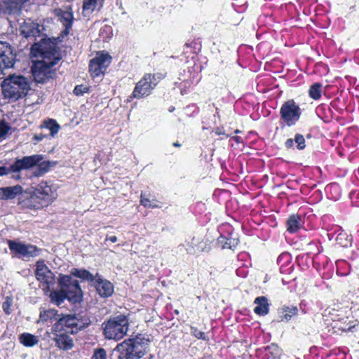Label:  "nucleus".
Listing matches in <instances>:
<instances>
[{
    "mask_svg": "<svg viewBox=\"0 0 359 359\" xmlns=\"http://www.w3.org/2000/svg\"><path fill=\"white\" fill-rule=\"evenodd\" d=\"M140 204L147 208H158L156 204V201L154 198H149L147 197L146 194L143 192L141 193L140 196Z\"/></svg>",
    "mask_w": 359,
    "mask_h": 359,
    "instance_id": "nucleus-39",
    "label": "nucleus"
},
{
    "mask_svg": "<svg viewBox=\"0 0 359 359\" xmlns=\"http://www.w3.org/2000/svg\"><path fill=\"white\" fill-rule=\"evenodd\" d=\"M325 193L328 198L337 201L341 197V189L339 184L332 183L326 186Z\"/></svg>",
    "mask_w": 359,
    "mask_h": 359,
    "instance_id": "nucleus-32",
    "label": "nucleus"
},
{
    "mask_svg": "<svg viewBox=\"0 0 359 359\" xmlns=\"http://www.w3.org/2000/svg\"><path fill=\"white\" fill-rule=\"evenodd\" d=\"M11 127L8 123L0 119V142L5 140L10 133Z\"/></svg>",
    "mask_w": 359,
    "mask_h": 359,
    "instance_id": "nucleus-40",
    "label": "nucleus"
},
{
    "mask_svg": "<svg viewBox=\"0 0 359 359\" xmlns=\"http://www.w3.org/2000/svg\"><path fill=\"white\" fill-rule=\"evenodd\" d=\"M347 313L344 309H336L334 308H328L325 310L323 313L324 321L327 325L334 327V323H337L343 314Z\"/></svg>",
    "mask_w": 359,
    "mask_h": 359,
    "instance_id": "nucleus-19",
    "label": "nucleus"
},
{
    "mask_svg": "<svg viewBox=\"0 0 359 359\" xmlns=\"http://www.w3.org/2000/svg\"><path fill=\"white\" fill-rule=\"evenodd\" d=\"M233 226L229 223L220 224L217 231L219 236L217 238V245L221 249L233 250L239 243L238 237L234 233Z\"/></svg>",
    "mask_w": 359,
    "mask_h": 359,
    "instance_id": "nucleus-10",
    "label": "nucleus"
},
{
    "mask_svg": "<svg viewBox=\"0 0 359 359\" xmlns=\"http://www.w3.org/2000/svg\"><path fill=\"white\" fill-rule=\"evenodd\" d=\"M300 310L303 313H307L309 312V309L304 302H302L299 304Z\"/></svg>",
    "mask_w": 359,
    "mask_h": 359,
    "instance_id": "nucleus-54",
    "label": "nucleus"
},
{
    "mask_svg": "<svg viewBox=\"0 0 359 359\" xmlns=\"http://www.w3.org/2000/svg\"><path fill=\"white\" fill-rule=\"evenodd\" d=\"M49 296L51 302L57 306L61 305L66 299H72L64 288L60 290H54L51 292Z\"/></svg>",
    "mask_w": 359,
    "mask_h": 359,
    "instance_id": "nucleus-29",
    "label": "nucleus"
},
{
    "mask_svg": "<svg viewBox=\"0 0 359 359\" xmlns=\"http://www.w3.org/2000/svg\"><path fill=\"white\" fill-rule=\"evenodd\" d=\"M46 137H48V136L46 135L36 134L34 136V140H36V142H40V141H42Z\"/></svg>",
    "mask_w": 359,
    "mask_h": 359,
    "instance_id": "nucleus-55",
    "label": "nucleus"
},
{
    "mask_svg": "<svg viewBox=\"0 0 359 359\" xmlns=\"http://www.w3.org/2000/svg\"><path fill=\"white\" fill-rule=\"evenodd\" d=\"M71 273L74 276L81 278L85 280H93V275L86 269H72L71 271Z\"/></svg>",
    "mask_w": 359,
    "mask_h": 359,
    "instance_id": "nucleus-38",
    "label": "nucleus"
},
{
    "mask_svg": "<svg viewBox=\"0 0 359 359\" xmlns=\"http://www.w3.org/2000/svg\"><path fill=\"white\" fill-rule=\"evenodd\" d=\"M103 334L106 339L118 341L123 338L128 330L129 320L125 315L111 318L103 324Z\"/></svg>",
    "mask_w": 359,
    "mask_h": 359,
    "instance_id": "nucleus-5",
    "label": "nucleus"
},
{
    "mask_svg": "<svg viewBox=\"0 0 359 359\" xmlns=\"http://www.w3.org/2000/svg\"><path fill=\"white\" fill-rule=\"evenodd\" d=\"M14 62V55L7 43L0 41V74L6 68L11 67Z\"/></svg>",
    "mask_w": 359,
    "mask_h": 359,
    "instance_id": "nucleus-17",
    "label": "nucleus"
},
{
    "mask_svg": "<svg viewBox=\"0 0 359 359\" xmlns=\"http://www.w3.org/2000/svg\"><path fill=\"white\" fill-rule=\"evenodd\" d=\"M39 25L30 20L25 21L20 26V33L25 38L39 36Z\"/></svg>",
    "mask_w": 359,
    "mask_h": 359,
    "instance_id": "nucleus-20",
    "label": "nucleus"
},
{
    "mask_svg": "<svg viewBox=\"0 0 359 359\" xmlns=\"http://www.w3.org/2000/svg\"><path fill=\"white\" fill-rule=\"evenodd\" d=\"M56 189L47 182H41L34 189L28 197L22 194L19 198V203L29 209H40L52 203L57 198Z\"/></svg>",
    "mask_w": 359,
    "mask_h": 359,
    "instance_id": "nucleus-1",
    "label": "nucleus"
},
{
    "mask_svg": "<svg viewBox=\"0 0 359 359\" xmlns=\"http://www.w3.org/2000/svg\"><path fill=\"white\" fill-rule=\"evenodd\" d=\"M77 320L74 316H65L60 318L53 326V331L55 332H64L73 334L76 330Z\"/></svg>",
    "mask_w": 359,
    "mask_h": 359,
    "instance_id": "nucleus-15",
    "label": "nucleus"
},
{
    "mask_svg": "<svg viewBox=\"0 0 359 359\" xmlns=\"http://www.w3.org/2000/svg\"><path fill=\"white\" fill-rule=\"evenodd\" d=\"M205 210V203H203L202 202H199L196 204V206L194 208V212L196 214H201V212Z\"/></svg>",
    "mask_w": 359,
    "mask_h": 359,
    "instance_id": "nucleus-49",
    "label": "nucleus"
},
{
    "mask_svg": "<svg viewBox=\"0 0 359 359\" xmlns=\"http://www.w3.org/2000/svg\"><path fill=\"white\" fill-rule=\"evenodd\" d=\"M201 70L202 65L196 55L192 56L191 60L187 61L182 72L179 74L178 81L175 82L181 94L186 93L189 89L198 84L201 79Z\"/></svg>",
    "mask_w": 359,
    "mask_h": 359,
    "instance_id": "nucleus-2",
    "label": "nucleus"
},
{
    "mask_svg": "<svg viewBox=\"0 0 359 359\" xmlns=\"http://www.w3.org/2000/svg\"><path fill=\"white\" fill-rule=\"evenodd\" d=\"M323 85L320 83H315L311 86L309 90V97L315 100L321 97Z\"/></svg>",
    "mask_w": 359,
    "mask_h": 359,
    "instance_id": "nucleus-37",
    "label": "nucleus"
},
{
    "mask_svg": "<svg viewBox=\"0 0 359 359\" xmlns=\"http://www.w3.org/2000/svg\"><path fill=\"white\" fill-rule=\"evenodd\" d=\"M111 62V57L108 53H97L90 61L89 72L93 77L103 74Z\"/></svg>",
    "mask_w": 359,
    "mask_h": 359,
    "instance_id": "nucleus-13",
    "label": "nucleus"
},
{
    "mask_svg": "<svg viewBox=\"0 0 359 359\" xmlns=\"http://www.w3.org/2000/svg\"><path fill=\"white\" fill-rule=\"evenodd\" d=\"M174 110H175V107H170L169 109H168V111L170 112H172Z\"/></svg>",
    "mask_w": 359,
    "mask_h": 359,
    "instance_id": "nucleus-64",
    "label": "nucleus"
},
{
    "mask_svg": "<svg viewBox=\"0 0 359 359\" xmlns=\"http://www.w3.org/2000/svg\"><path fill=\"white\" fill-rule=\"evenodd\" d=\"M256 306L254 309V312L259 316H265L269 313V304L268 299L266 297L261 296L257 297L254 301Z\"/></svg>",
    "mask_w": 359,
    "mask_h": 359,
    "instance_id": "nucleus-26",
    "label": "nucleus"
},
{
    "mask_svg": "<svg viewBox=\"0 0 359 359\" xmlns=\"http://www.w3.org/2000/svg\"><path fill=\"white\" fill-rule=\"evenodd\" d=\"M67 333H55L54 340L55 341L56 346L62 350H69L73 346V340L67 334Z\"/></svg>",
    "mask_w": 359,
    "mask_h": 359,
    "instance_id": "nucleus-24",
    "label": "nucleus"
},
{
    "mask_svg": "<svg viewBox=\"0 0 359 359\" xmlns=\"http://www.w3.org/2000/svg\"><path fill=\"white\" fill-rule=\"evenodd\" d=\"M299 309L294 306H283L278 309V318L280 322H289L293 316L297 315Z\"/></svg>",
    "mask_w": 359,
    "mask_h": 359,
    "instance_id": "nucleus-22",
    "label": "nucleus"
},
{
    "mask_svg": "<svg viewBox=\"0 0 359 359\" xmlns=\"http://www.w3.org/2000/svg\"><path fill=\"white\" fill-rule=\"evenodd\" d=\"M246 47H240L238 48V61L240 62L241 60V54L243 51L244 49H245Z\"/></svg>",
    "mask_w": 359,
    "mask_h": 359,
    "instance_id": "nucleus-58",
    "label": "nucleus"
},
{
    "mask_svg": "<svg viewBox=\"0 0 359 359\" xmlns=\"http://www.w3.org/2000/svg\"><path fill=\"white\" fill-rule=\"evenodd\" d=\"M285 146L287 149L294 148V139H292V138L287 139L285 142Z\"/></svg>",
    "mask_w": 359,
    "mask_h": 359,
    "instance_id": "nucleus-53",
    "label": "nucleus"
},
{
    "mask_svg": "<svg viewBox=\"0 0 359 359\" xmlns=\"http://www.w3.org/2000/svg\"><path fill=\"white\" fill-rule=\"evenodd\" d=\"M59 58L50 60L46 57L41 61L36 62L32 67V73L34 80L38 83H44L50 77L51 68L57 64Z\"/></svg>",
    "mask_w": 359,
    "mask_h": 359,
    "instance_id": "nucleus-11",
    "label": "nucleus"
},
{
    "mask_svg": "<svg viewBox=\"0 0 359 359\" xmlns=\"http://www.w3.org/2000/svg\"><path fill=\"white\" fill-rule=\"evenodd\" d=\"M309 253L313 256V263L314 266L318 271H320L322 269L325 270L326 268L328 271L332 269V265L330 263L327 257L324 255H320L323 251V247L320 243L318 241H313L308 244ZM323 278H330L332 275V270L327 272H320Z\"/></svg>",
    "mask_w": 359,
    "mask_h": 359,
    "instance_id": "nucleus-9",
    "label": "nucleus"
},
{
    "mask_svg": "<svg viewBox=\"0 0 359 359\" xmlns=\"http://www.w3.org/2000/svg\"><path fill=\"white\" fill-rule=\"evenodd\" d=\"M40 127L41 128H44L48 129L50 131V135L52 137H54L60 129V126L53 118L43 120Z\"/></svg>",
    "mask_w": 359,
    "mask_h": 359,
    "instance_id": "nucleus-31",
    "label": "nucleus"
},
{
    "mask_svg": "<svg viewBox=\"0 0 359 359\" xmlns=\"http://www.w3.org/2000/svg\"><path fill=\"white\" fill-rule=\"evenodd\" d=\"M215 133L218 135H224V133L223 131V129L222 128H217L216 130H215Z\"/></svg>",
    "mask_w": 359,
    "mask_h": 359,
    "instance_id": "nucleus-61",
    "label": "nucleus"
},
{
    "mask_svg": "<svg viewBox=\"0 0 359 359\" xmlns=\"http://www.w3.org/2000/svg\"><path fill=\"white\" fill-rule=\"evenodd\" d=\"M11 173V166H0V176L7 175Z\"/></svg>",
    "mask_w": 359,
    "mask_h": 359,
    "instance_id": "nucleus-50",
    "label": "nucleus"
},
{
    "mask_svg": "<svg viewBox=\"0 0 359 359\" xmlns=\"http://www.w3.org/2000/svg\"><path fill=\"white\" fill-rule=\"evenodd\" d=\"M294 142L296 144L297 149L299 150H303L306 147L305 138L301 134H295L294 137Z\"/></svg>",
    "mask_w": 359,
    "mask_h": 359,
    "instance_id": "nucleus-43",
    "label": "nucleus"
},
{
    "mask_svg": "<svg viewBox=\"0 0 359 359\" xmlns=\"http://www.w3.org/2000/svg\"><path fill=\"white\" fill-rule=\"evenodd\" d=\"M56 316V311L54 309H49L43 311L40 313L39 321L47 322L52 320Z\"/></svg>",
    "mask_w": 359,
    "mask_h": 359,
    "instance_id": "nucleus-41",
    "label": "nucleus"
},
{
    "mask_svg": "<svg viewBox=\"0 0 359 359\" xmlns=\"http://www.w3.org/2000/svg\"><path fill=\"white\" fill-rule=\"evenodd\" d=\"M55 15L57 18V20L60 21L63 27L64 30L60 34V38L63 39L67 36L72 29L74 16L71 8H56L53 11Z\"/></svg>",
    "mask_w": 359,
    "mask_h": 359,
    "instance_id": "nucleus-14",
    "label": "nucleus"
},
{
    "mask_svg": "<svg viewBox=\"0 0 359 359\" xmlns=\"http://www.w3.org/2000/svg\"><path fill=\"white\" fill-rule=\"evenodd\" d=\"M20 342L25 346H33L38 344L39 337L29 333H22L19 337Z\"/></svg>",
    "mask_w": 359,
    "mask_h": 359,
    "instance_id": "nucleus-33",
    "label": "nucleus"
},
{
    "mask_svg": "<svg viewBox=\"0 0 359 359\" xmlns=\"http://www.w3.org/2000/svg\"><path fill=\"white\" fill-rule=\"evenodd\" d=\"M27 0H5V3L7 4H9L11 6L12 5H21L26 2Z\"/></svg>",
    "mask_w": 359,
    "mask_h": 359,
    "instance_id": "nucleus-51",
    "label": "nucleus"
},
{
    "mask_svg": "<svg viewBox=\"0 0 359 359\" xmlns=\"http://www.w3.org/2000/svg\"><path fill=\"white\" fill-rule=\"evenodd\" d=\"M106 241H111V243H115L117 241V237L115 236H110L109 238H106Z\"/></svg>",
    "mask_w": 359,
    "mask_h": 359,
    "instance_id": "nucleus-60",
    "label": "nucleus"
},
{
    "mask_svg": "<svg viewBox=\"0 0 359 359\" xmlns=\"http://www.w3.org/2000/svg\"><path fill=\"white\" fill-rule=\"evenodd\" d=\"M207 243L200 236H195L186 243V250L190 255H195L207 248Z\"/></svg>",
    "mask_w": 359,
    "mask_h": 359,
    "instance_id": "nucleus-18",
    "label": "nucleus"
},
{
    "mask_svg": "<svg viewBox=\"0 0 359 359\" xmlns=\"http://www.w3.org/2000/svg\"><path fill=\"white\" fill-rule=\"evenodd\" d=\"M24 244L25 243L15 241H8V245L11 252L20 258H21Z\"/></svg>",
    "mask_w": 359,
    "mask_h": 359,
    "instance_id": "nucleus-36",
    "label": "nucleus"
},
{
    "mask_svg": "<svg viewBox=\"0 0 359 359\" xmlns=\"http://www.w3.org/2000/svg\"><path fill=\"white\" fill-rule=\"evenodd\" d=\"M236 272L238 276H241L243 278L246 277L248 274V271L246 270V269L243 267L237 269Z\"/></svg>",
    "mask_w": 359,
    "mask_h": 359,
    "instance_id": "nucleus-52",
    "label": "nucleus"
},
{
    "mask_svg": "<svg viewBox=\"0 0 359 359\" xmlns=\"http://www.w3.org/2000/svg\"><path fill=\"white\" fill-rule=\"evenodd\" d=\"M12 299L9 297L6 299V301L2 304V309L6 314H10L11 312Z\"/></svg>",
    "mask_w": 359,
    "mask_h": 359,
    "instance_id": "nucleus-46",
    "label": "nucleus"
},
{
    "mask_svg": "<svg viewBox=\"0 0 359 359\" xmlns=\"http://www.w3.org/2000/svg\"><path fill=\"white\" fill-rule=\"evenodd\" d=\"M173 146L176 147H181V144L177 142L173 143Z\"/></svg>",
    "mask_w": 359,
    "mask_h": 359,
    "instance_id": "nucleus-63",
    "label": "nucleus"
},
{
    "mask_svg": "<svg viewBox=\"0 0 359 359\" xmlns=\"http://www.w3.org/2000/svg\"><path fill=\"white\" fill-rule=\"evenodd\" d=\"M102 7V0H83V15L88 17L93 11H99Z\"/></svg>",
    "mask_w": 359,
    "mask_h": 359,
    "instance_id": "nucleus-25",
    "label": "nucleus"
},
{
    "mask_svg": "<svg viewBox=\"0 0 359 359\" xmlns=\"http://www.w3.org/2000/svg\"><path fill=\"white\" fill-rule=\"evenodd\" d=\"M1 89L4 97L17 100L27 94L30 86L25 76L13 74L4 80Z\"/></svg>",
    "mask_w": 359,
    "mask_h": 359,
    "instance_id": "nucleus-4",
    "label": "nucleus"
},
{
    "mask_svg": "<svg viewBox=\"0 0 359 359\" xmlns=\"http://www.w3.org/2000/svg\"><path fill=\"white\" fill-rule=\"evenodd\" d=\"M74 288L76 290V292H81V290L80 288L79 287V285L78 284H75L74 285H73Z\"/></svg>",
    "mask_w": 359,
    "mask_h": 359,
    "instance_id": "nucleus-62",
    "label": "nucleus"
},
{
    "mask_svg": "<svg viewBox=\"0 0 359 359\" xmlns=\"http://www.w3.org/2000/svg\"><path fill=\"white\" fill-rule=\"evenodd\" d=\"M35 275L45 293L50 292L55 283V276L43 261L36 262Z\"/></svg>",
    "mask_w": 359,
    "mask_h": 359,
    "instance_id": "nucleus-12",
    "label": "nucleus"
},
{
    "mask_svg": "<svg viewBox=\"0 0 359 359\" xmlns=\"http://www.w3.org/2000/svg\"><path fill=\"white\" fill-rule=\"evenodd\" d=\"M88 91V88L83 85L76 86L74 89V93L77 96H81Z\"/></svg>",
    "mask_w": 359,
    "mask_h": 359,
    "instance_id": "nucleus-45",
    "label": "nucleus"
},
{
    "mask_svg": "<svg viewBox=\"0 0 359 359\" xmlns=\"http://www.w3.org/2000/svg\"><path fill=\"white\" fill-rule=\"evenodd\" d=\"M229 143L231 144V147H234L235 144L238 146L240 144H243V140L239 136H233L230 138Z\"/></svg>",
    "mask_w": 359,
    "mask_h": 359,
    "instance_id": "nucleus-47",
    "label": "nucleus"
},
{
    "mask_svg": "<svg viewBox=\"0 0 359 359\" xmlns=\"http://www.w3.org/2000/svg\"><path fill=\"white\" fill-rule=\"evenodd\" d=\"M160 77L154 74H145L135 84L132 94L128 97L130 102L133 98L140 100L150 95L159 82Z\"/></svg>",
    "mask_w": 359,
    "mask_h": 359,
    "instance_id": "nucleus-8",
    "label": "nucleus"
},
{
    "mask_svg": "<svg viewBox=\"0 0 359 359\" xmlns=\"http://www.w3.org/2000/svg\"><path fill=\"white\" fill-rule=\"evenodd\" d=\"M40 250L35 245L24 244L21 258L33 257L39 255Z\"/></svg>",
    "mask_w": 359,
    "mask_h": 359,
    "instance_id": "nucleus-34",
    "label": "nucleus"
},
{
    "mask_svg": "<svg viewBox=\"0 0 359 359\" xmlns=\"http://www.w3.org/2000/svg\"><path fill=\"white\" fill-rule=\"evenodd\" d=\"M337 274L339 276H346L350 273V266L345 260L336 262Z\"/></svg>",
    "mask_w": 359,
    "mask_h": 359,
    "instance_id": "nucleus-35",
    "label": "nucleus"
},
{
    "mask_svg": "<svg viewBox=\"0 0 359 359\" xmlns=\"http://www.w3.org/2000/svg\"><path fill=\"white\" fill-rule=\"evenodd\" d=\"M353 327L354 325L353 324V322L349 319L346 313H345V314H343V316H341V318L337 323H334L333 329L335 330V332L339 331L346 332L351 330Z\"/></svg>",
    "mask_w": 359,
    "mask_h": 359,
    "instance_id": "nucleus-28",
    "label": "nucleus"
},
{
    "mask_svg": "<svg viewBox=\"0 0 359 359\" xmlns=\"http://www.w3.org/2000/svg\"><path fill=\"white\" fill-rule=\"evenodd\" d=\"M327 236L330 240L335 237L337 243L341 247H348L352 243V237L339 226H334L330 229H327Z\"/></svg>",
    "mask_w": 359,
    "mask_h": 359,
    "instance_id": "nucleus-16",
    "label": "nucleus"
},
{
    "mask_svg": "<svg viewBox=\"0 0 359 359\" xmlns=\"http://www.w3.org/2000/svg\"><path fill=\"white\" fill-rule=\"evenodd\" d=\"M43 158L42 155L34 154L16 159L11 165V172H19L22 170H28L37 166V170L35 175L36 176L42 175L46 173L49 168V163L43 161Z\"/></svg>",
    "mask_w": 359,
    "mask_h": 359,
    "instance_id": "nucleus-6",
    "label": "nucleus"
},
{
    "mask_svg": "<svg viewBox=\"0 0 359 359\" xmlns=\"http://www.w3.org/2000/svg\"><path fill=\"white\" fill-rule=\"evenodd\" d=\"M99 35L104 41L110 39L112 36L111 27L108 25H104L100 29Z\"/></svg>",
    "mask_w": 359,
    "mask_h": 359,
    "instance_id": "nucleus-42",
    "label": "nucleus"
},
{
    "mask_svg": "<svg viewBox=\"0 0 359 359\" xmlns=\"http://www.w3.org/2000/svg\"><path fill=\"white\" fill-rule=\"evenodd\" d=\"M299 104L290 99L284 102L279 109V123L282 128L292 127L297 124L302 116Z\"/></svg>",
    "mask_w": 359,
    "mask_h": 359,
    "instance_id": "nucleus-7",
    "label": "nucleus"
},
{
    "mask_svg": "<svg viewBox=\"0 0 359 359\" xmlns=\"http://www.w3.org/2000/svg\"><path fill=\"white\" fill-rule=\"evenodd\" d=\"M23 189L20 185L0 187V200H11L22 194Z\"/></svg>",
    "mask_w": 359,
    "mask_h": 359,
    "instance_id": "nucleus-21",
    "label": "nucleus"
},
{
    "mask_svg": "<svg viewBox=\"0 0 359 359\" xmlns=\"http://www.w3.org/2000/svg\"><path fill=\"white\" fill-rule=\"evenodd\" d=\"M277 264L279 266L280 273H290L292 271L293 264L290 253H281L277 259Z\"/></svg>",
    "mask_w": 359,
    "mask_h": 359,
    "instance_id": "nucleus-23",
    "label": "nucleus"
},
{
    "mask_svg": "<svg viewBox=\"0 0 359 359\" xmlns=\"http://www.w3.org/2000/svg\"><path fill=\"white\" fill-rule=\"evenodd\" d=\"M287 224V231L290 233H295L302 226L303 218L298 214L292 215L289 217Z\"/></svg>",
    "mask_w": 359,
    "mask_h": 359,
    "instance_id": "nucleus-30",
    "label": "nucleus"
},
{
    "mask_svg": "<svg viewBox=\"0 0 359 359\" xmlns=\"http://www.w3.org/2000/svg\"><path fill=\"white\" fill-rule=\"evenodd\" d=\"M233 6L235 7V10L237 12L242 13L246 9V6H245V4L239 6L238 8H236L237 5L236 4H233Z\"/></svg>",
    "mask_w": 359,
    "mask_h": 359,
    "instance_id": "nucleus-56",
    "label": "nucleus"
},
{
    "mask_svg": "<svg viewBox=\"0 0 359 359\" xmlns=\"http://www.w3.org/2000/svg\"><path fill=\"white\" fill-rule=\"evenodd\" d=\"M193 333H194V335L199 339H203V340L208 339L205 333L202 331L195 329L194 331L193 332Z\"/></svg>",
    "mask_w": 359,
    "mask_h": 359,
    "instance_id": "nucleus-48",
    "label": "nucleus"
},
{
    "mask_svg": "<svg viewBox=\"0 0 359 359\" xmlns=\"http://www.w3.org/2000/svg\"><path fill=\"white\" fill-rule=\"evenodd\" d=\"M91 359H107L106 351L102 348L95 349Z\"/></svg>",
    "mask_w": 359,
    "mask_h": 359,
    "instance_id": "nucleus-44",
    "label": "nucleus"
},
{
    "mask_svg": "<svg viewBox=\"0 0 359 359\" xmlns=\"http://www.w3.org/2000/svg\"><path fill=\"white\" fill-rule=\"evenodd\" d=\"M69 280H70V277L69 276H64L61 277V278L60 279V283L61 285H62V284H64L66 282H69Z\"/></svg>",
    "mask_w": 359,
    "mask_h": 359,
    "instance_id": "nucleus-57",
    "label": "nucleus"
},
{
    "mask_svg": "<svg viewBox=\"0 0 359 359\" xmlns=\"http://www.w3.org/2000/svg\"><path fill=\"white\" fill-rule=\"evenodd\" d=\"M354 60H355V62L359 65V49L357 50L355 53Z\"/></svg>",
    "mask_w": 359,
    "mask_h": 359,
    "instance_id": "nucleus-59",
    "label": "nucleus"
},
{
    "mask_svg": "<svg viewBox=\"0 0 359 359\" xmlns=\"http://www.w3.org/2000/svg\"><path fill=\"white\" fill-rule=\"evenodd\" d=\"M146 343L145 338L138 334L118 344L114 351L118 353V359H139L145 353Z\"/></svg>",
    "mask_w": 359,
    "mask_h": 359,
    "instance_id": "nucleus-3",
    "label": "nucleus"
},
{
    "mask_svg": "<svg viewBox=\"0 0 359 359\" xmlns=\"http://www.w3.org/2000/svg\"><path fill=\"white\" fill-rule=\"evenodd\" d=\"M96 289L98 294L102 297H110L114 292V286L107 280H101L97 282Z\"/></svg>",
    "mask_w": 359,
    "mask_h": 359,
    "instance_id": "nucleus-27",
    "label": "nucleus"
}]
</instances>
